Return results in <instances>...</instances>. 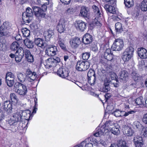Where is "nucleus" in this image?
<instances>
[{
    "mask_svg": "<svg viewBox=\"0 0 147 147\" xmlns=\"http://www.w3.org/2000/svg\"><path fill=\"white\" fill-rule=\"evenodd\" d=\"M54 35V33L53 31L50 29L45 31L44 34L45 37L47 40L50 38Z\"/></svg>",
    "mask_w": 147,
    "mask_h": 147,
    "instance_id": "obj_30",
    "label": "nucleus"
},
{
    "mask_svg": "<svg viewBox=\"0 0 147 147\" xmlns=\"http://www.w3.org/2000/svg\"><path fill=\"white\" fill-rule=\"evenodd\" d=\"M124 3L125 6L128 8L132 7L134 4V0H124Z\"/></svg>",
    "mask_w": 147,
    "mask_h": 147,
    "instance_id": "obj_35",
    "label": "nucleus"
},
{
    "mask_svg": "<svg viewBox=\"0 0 147 147\" xmlns=\"http://www.w3.org/2000/svg\"><path fill=\"white\" fill-rule=\"evenodd\" d=\"M82 55L83 59L85 60H87L89 58L90 55V54L89 52H86L84 53H83Z\"/></svg>",
    "mask_w": 147,
    "mask_h": 147,
    "instance_id": "obj_47",
    "label": "nucleus"
},
{
    "mask_svg": "<svg viewBox=\"0 0 147 147\" xmlns=\"http://www.w3.org/2000/svg\"><path fill=\"white\" fill-rule=\"evenodd\" d=\"M58 44L59 45L62 43H64V40L62 38L59 36H58Z\"/></svg>",
    "mask_w": 147,
    "mask_h": 147,
    "instance_id": "obj_62",
    "label": "nucleus"
},
{
    "mask_svg": "<svg viewBox=\"0 0 147 147\" xmlns=\"http://www.w3.org/2000/svg\"><path fill=\"white\" fill-rule=\"evenodd\" d=\"M134 142H138L142 141V137L139 136H137L135 137L133 139Z\"/></svg>",
    "mask_w": 147,
    "mask_h": 147,
    "instance_id": "obj_49",
    "label": "nucleus"
},
{
    "mask_svg": "<svg viewBox=\"0 0 147 147\" xmlns=\"http://www.w3.org/2000/svg\"><path fill=\"white\" fill-rule=\"evenodd\" d=\"M110 82L113 85L114 87H117L118 86V82L117 79L111 80Z\"/></svg>",
    "mask_w": 147,
    "mask_h": 147,
    "instance_id": "obj_54",
    "label": "nucleus"
},
{
    "mask_svg": "<svg viewBox=\"0 0 147 147\" xmlns=\"http://www.w3.org/2000/svg\"><path fill=\"white\" fill-rule=\"evenodd\" d=\"M144 101L142 96H140L136 99V102L139 105L143 106L144 105Z\"/></svg>",
    "mask_w": 147,
    "mask_h": 147,
    "instance_id": "obj_39",
    "label": "nucleus"
},
{
    "mask_svg": "<svg viewBox=\"0 0 147 147\" xmlns=\"http://www.w3.org/2000/svg\"><path fill=\"white\" fill-rule=\"evenodd\" d=\"M119 126L117 125L115 126L112 127H110L109 129L111 132L115 135H118L120 133V131L119 129Z\"/></svg>",
    "mask_w": 147,
    "mask_h": 147,
    "instance_id": "obj_28",
    "label": "nucleus"
},
{
    "mask_svg": "<svg viewBox=\"0 0 147 147\" xmlns=\"http://www.w3.org/2000/svg\"><path fill=\"white\" fill-rule=\"evenodd\" d=\"M61 2L65 5H68L70 2L71 0H60Z\"/></svg>",
    "mask_w": 147,
    "mask_h": 147,
    "instance_id": "obj_64",
    "label": "nucleus"
},
{
    "mask_svg": "<svg viewBox=\"0 0 147 147\" xmlns=\"http://www.w3.org/2000/svg\"><path fill=\"white\" fill-rule=\"evenodd\" d=\"M9 28L8 24L6 22H4L0 27V34L2 36L6 35V33Z\"/></svg>",
    "mask_w": 147,
    "mask_h": 147,
    "instance_id": "obj_22",
    "label": "nucleus"
},
{
    "mask_svg": "<svg viewBox=\"0 0 147 147\" xmlns=\"http://www.w3.org/2000/svg\"><path fill=\"white\" fill-rule=\"evenodd\" d=\"M108 131L107 129L105 128V126H102L100 127L98 126L96 128L95 131L93 134L96 137L100 136L106 133Z\"/></svg>",
    "mask_w": 147,
    "mask_h": 147,
    "instance_id": "obj_13",
    "label": "nucleus"
},
{
    "mask_svg": "<svg viewBox=\"0 0 147 147\" xmlns=\"http://www.w3.org/2000/svg\"><path fill=\"white\" fill-rule=\"evenodd\" d=\"M98 75H96L94 71L92 69L89 70L87 74L88 78H92V77H97Z\"/></svg>",
    "mask_w": 147,
    "mask_h": 147,
    "instance_id": "obj_43",
    "label": "nucleus"
},
{
    "mask_svg": "<svg viewBox=\"0 0 147 147\" xmlns=\"http://www.w3.org/2000/svg\"><path fill=\"white\" fill-rule=\"evenodd\" d=\"M33 11L30 8L28 7L26 9V11L23 13L22 19L24 22L29 23L31 21L34 15Z\"/></svg>",
    "mask_w": 147,
    "mask_h": 147,
    "instance_id": "obj_5",
    "label": "nucleus"
},
{
    "mask_svg": "<svg viewBox=\"0 0 147 147\" xmlns=\"http://www.w3.org/2000/svg\"><path fill=\"white\" fill-rule=\"evenodd\" d=\"M138 53L140 57L142 59L147 58V50L145 48L141 47L138 49Z\"/></svg>",
    "mask_w": 147,
    "mask_h": 147,
    "instance_id": "obj_20",
    "label": "nucleus"
},
{
    "mask_svg": "<svg viewBox=\"0 0 147 147\" xmlns=\"http://www.w3.org/2000/svg\"><path fill=\"white\" fill-rule=\"evenodd\" d=\"M2 107V109L8 114L9 115L13 112L12 103L9 101H5Z\"/></svg>",
    "mask_w": 147,
    "mask_h": 147,
    "instance_id": "obj_11",
    "label": "nucleus"
},
{
    "mask_svg": "<svg viewBox=\"0 0 147 147\" xmlns=\"http://www.w3.org/2000/svg\"><path fill=\"white\" fill-rule=\"evenodd\" d=\"M118 147H127L126 142L123 140L119 141L118 144Z\"/></svg>",
    "mask_w": 147,
    "mask_h": 147,
    "instance_id": "obj_45",
    "label": "nucleus"
},
{
    "mask_svg": "<svg viewBox=\"0 0 147 147\" xmlns=\"http://www.w3.org/2000/svg\"><path fill=\"white\" fill-rule=\"evenodd\" d=\"M4 117V115L3 111L1 110L0 111V121L3 119Z\"/></svg>",
    "mask_w": 147,
    "mask_h": 147,
    "instance_id": "obj_63",
    "label": "nucleus"
},
{
    "mask_svg": "<svg viewBox=\"0 0 147 147\" xmlns=\"http://www.w3.org/2000/svg\"><path fill=\"white\" fill-rule=\"evenodd\" d=\"M110 90L109 82L108 81H105L102 88L103 91L106 92L109 90Z\"/></svg>",
    "mask_w": 147,
    "mask_h": 147,
    "instance_id": "obj_33",
    "label": "nucleus"
},
{
    "mask_svg": "<svg viewBox=\"0 0 147 147\" xmlns=\"http://www.w3.org/2000/svg\"><path fill=\"white\" fill-rule=\"evenodd\" d=\"M124 46L123 42L121 39H115L112 46L113 50L120 51L122 50Z\"/></svg>",
    "mask_w": 147,
    "mask_h": 147,
    "instance_id": "obj_8",
    "label": "nucleus"
},
{
    "mask_svg": "<svg viewBox=\"0 0 147 147\" xmlns=\"http://www.w3.org/2000/svg\"><path fill=\"white\" fill-rule=\"evenodd\" d=\"M81 41L79 38L75 37L71 38L69 43L71 46L72 48H77L81 43Z\"/></svg>",
    "mask_w": 147,
    "mask_h": 147,
    "instance_id": "obj_17",
    "label": "nucleus"
},
{
    "mask_svg": "<svg viewBox=\"0 0 147 147\" xmlns=\"http://www.w3.org/2000/svg\"><path fill=\"white\" fill-rule=\"evenodd\" d=\"M14 86L15 91L18 94L23 96L26 94L27 90L25 85L18 82L15 83Z\"/></svg>",
    "mask_w": 147,
    "mask_h": 147,
    "instance_id": "obj_4",
    "label": "nucleus"
},
{
    "mask_svg": "<svg viewBox=\"0 0 147 147\" xmlns=\"http://www.w3.org/2000/svg\"><path fill=\"white\" fill-rule=\"evenodd\" d=\"M106 3H108L109 4L114 5L116 4V0H102Z\"/></svg>",
    "mask_w": 147,
    "mask_h": 147,
    "instance_id": "obj_53",
    "label": "nucleus"
},
{
    "mask_svg": "<svg viewBox=\"0 0 147 147\" xmlns=\"http://www.w3.org/2000/svg\"><path fill=\"white\" fill-rule=\"evenodd\" d=\"M132 78L136 81L140 79V76L136 71H132L131 73Z\"/></svg>",
    "mask_w": 147,
    "mask_h": 147,
    "instance_id": "obj_38",
    "label": "nucleus"
},
{
    "mask_svg": "<svg viewBox=\"0 0 147 147\" xmlns=\"http://www.w3.org/2000/svg\"><path fill=\"white\" fill-rule=\"evenodd\" d=\"M49 4V1H47V2H45L44 4L42 5V8H41L43 9L44 12H45V11L47 10V7L46 5Z\"/></svg>",
    "mask_w": 147,
    "mask_h": 147,
    "instance_id": "obj_57",
    "label": "nucleus"
},
{
    "mask_svg": "<svg viewBox=\"0 0 147 147\" xmlns=\"http://www.w3.org/2000/svg\"><path fill=\"white\" fill-rule=\"evenodd\" d=\"M97 77L94 76L92 78H88V81L91 85H93L95 84L96 81Z\"/></svg>",
    "mask_w": 147,
    "mask_h": 147,
    "instance_id": "obj_42",
    "label": "nucleus"
},
{
    "mask_svg": "<svg viewBox=\"0 0 147 147\" xmlns=\"http://www.w3.org/2000/svg\"><path fill=\"white\" fill-rule=\"evenodd\" d=\"M25 49H24L22 47H20L16 51L15 54L24 57Z\"/></svg>",
    "mask_w": 147,
    "mask_h": 147,
    "instance_id": "obj_37",
    "label": "nucleus"
},
{
    "mask_svg": "<svg viewBox=\"0 0 147 147\" xmlns=\"http://www.w3.org/2000/svg\"><path fill=\"white\" fill-rule=\"evenodd\" d=\"M34 15L37 18H43L45 17V13L41 8L36 6L32 7Z\"/></svg>",
    "mask_w": 147,
    "mask_h": 147,
    "instance_id": "obj_7",
    "label": "nucleus"
},
{
    "mask_svg": "<svg viewBox=\"0 0 147 147\" xmlns=\"http://www.w3.org/2000/svg\"><path fill=\"white\" fill-rule=\"evenodd\" d=\"M129 74L125 70H123L119 73V78L120 80L125 82L128 79Z\"/></svg>",
    "mask_w": 147,
    "mask_h": 147,
    "instance_id": "obj_21",
    "label": "nucleus"
},
{
    "mask_svg": "<svg viewBox=\"0 0 147 147\" xmlns=\"http://www.w3.org/2000/svg\"><path fill=\"white\" fill-rule=\"evenodd\" d=\"M37 76L35 72H32L30 69H28L26 71V75L22 73L19 72L17 74V77L19 82L22 83L26 81V79L27 77L28 80L29 81L31 82L35 80Z\"/></svg>",
    "mask_w": 147,
    "mask_h": 147,
    "instance_id": "obj_1",
    "label": "nucleus"
},
{
    "mask_svg": "<svg viewBox=\"0 0 147 147\" xmlns=\"http://www.w3.org/2000/svg\"><path fill=\"white\" fill-rule=\"evenodd\" d=\"M92 36L88 33L85 34L82 38L83 41L85 44H90L92 42Z\"/></svg>",
    "mask_w": 147,
    "mask_h": 147,
    "instance_id": "obj_23",
    "label": "nucleus"
},
{
    "mask_svg": "<svg viewBox=\"0 0 147 147\" xmlns=\"http://www.w3.org/2000/svg\"><path fill=\"white\" fill-rule=\"evenodd\" d=\"M79 15L85 19H88L90 16L88 8L85 6H82Z\"/></svg>",
    "mask_w": 147,
    "mask_h": 147,
    "instance_id": "obj_12",
    "label": "nucleus"
},
{
    "mask_svg": "<svg viewBox=\"0 0 147 147\" xmlns=\"http://www.w3.org/2000/svg\"><path fill=\"white\" fill-rule=\"evenodd\" d=\"M98 18H97V17H96L95 18V19L93 22V24L95 27L96 26L100 27L101 25V24L100 22L99 21L97 20V19Z\"/></svg>",
    "mask_w": 147,
    "mask_h": 147,
    "instance_id": "obj_48",
    "label": "nucleus"
},
{
    "mask_svg": "<svg viewBox=\"0 0 147 147\" xmlns=\"http://www.w3.org/2000/svg\"><path fill=\"white\" fill-rule=\"evenodd\" d=\"M74 9L72 8H68L65 11V13L67 14H71L73 13Z\"/></svg>",
    "mask_w": 147,
    "mask_h": 147,
    "instance_id": "obj_55",
    "label": "nucleus"
},
{
    "mask_svg": "<svg viewBox=\"0 0 147 147\" xmlns=\"http://www.w3.org/2000/svg\"><path fill=\"white\" fill-rule=\"evenodd\" d=\"M136 111L134 110H131L127 112H124L123 116H127L129 115L130 114H134L135 113Z\"/></svg>",
    "mask_w": 147,
    "mask_h": 147,
    "instance_id": "obj_56",
    "label": "nucleus"
},
{
    "mask_svg": "<svg viewBox=\"0 0 147 147\" xmlns=\"http://www.w3.org/2000/svg\"><path fill=\"white\" fill-rule=\"evenodd\" d=\"M34 42L36 45L42 49L47 48L48 46V45L45 40L40 38H35Z\"/></svg>",
    "mask_w": 147,
    "mask_h": 147,
    "instance_id": "obj_15",
    "label": "nucleus"
},
{
    "mask_svg": "<svg viewBox=\"0 0 147 147\" xmlns=\"http://www.w3.org/2000/svg\"><path fill=\"white\" fill-rule=\"evenodd\" d=\"M21 114L19 112L14 113L12 116L8 120V123L11 128L13 129L14 131H16L18 130L19 122L22 121L23 118Z\"/></svg>",
    "mask_w": 147,
    "mask_h": 147,
    "instance_id": "obj_2",
    "label": "nucleus"
},
{
    "mask_svg": "<svg viewBox=\"0 0 147 147\" xmlns=\"http://www.w3.org/2000/svg\"><path fill=\"white\" fill-rule=\"evenodd\" d=\"M104 96L105 97V102L107 101L108 100L111 98V95L110 94L107 93L106 94L104 95Z\"/></svg>",
    "mask_w": 147,
    "mask_h": 147,
    "instance_id": "obj_60",
    "label": "nucleus"
},
{
    "mask_svg": "<svg viewBox=\"0 0 147 147\" xmlns=\"http://www.w3.org/2000/svg\"><path fill=\"white\" fill-rule=\"evenodd\" d=\"M104 7L107 12L113 14H115L116 13L115 7L113 6L106 4L105 5Z\"/></svg>",
    "mask_w": 147,
    "mask_h": 147,
    "instance_id": "obj_26",
    "label": "nucleus"
},
{
    "mask_svg": "<svg viewBox=\"0 0 147 147\" xmlns=\"http://www.w3.org/2000/svg\"><path fill=\"white\" fill-rule=\"evenodd\" d=\"M142 120V122L145 124L147 125V113L144 115Z\"/></svg>",
    "mask_w": 147,
    "mask_h": 147,
    "instance_id": "obj_58",
    "label": "nucleus"
},
{
    "mask_svg": "<svg viewBox=\"0 0 147 147\" xmlns=\"http://www.w3.org/2000/svg\"><path fill=\"white\" fill-rule=\"evenodd\" d=\"M123 130L124 134L128 136H132L134 133V131L132 128L128 126H125Z\"/></svg>",
    "mask_w": 147,
    "mask_h": 147,
    "instance_id": "obj_24",
    "label": "nucleus"
},
{
    "mask_svg": "<svg viewBox=\"0 0 147 147\" xmlns=\"http://www.w3.org/2000/svg\"><path fill=\"white\" fill-rule=\"evenodd\" d=\"M134 52V49L132 47L126 48L122 54L121 58L123 61H128L133 57Z\"/></svg>",
    "mask_w": 147,
    "mask_h": 147,
    "instance_id": "obj_3",
    "label": "nucleus"
},
{
    "mask_svg": "<svg viewBox=\"0 0 147 147\" xmlns=\"http://www.w3.org/2000/svg\"><path fill=\"white\" fill-rule=\"evenodd\" d=\"M30 111H24L22 112V116H24L23 119L27 120L30 117Z\"/></svg>",
    "mask_w": 147,
    "mask_h": 147,
    "instance_id": "obj_44",
    "label": "nucleus"
},
{
    "mask_svg": "<svg viewBox=\"0 0 147 147\" xmlns=\"http://www.w3.org/2000/svg\"><path fill=\"white\" fill-rule=\"evenodd\" d=\"M19 44L17 42H13L10 45V49L12 51H17L20 47Z\"/></svg>",
    "mask_w": 147,
    "mask_h": 147,
    "instance_id": "obj_32",
    "label": "nucleus"
},
{
    "mask_svg": "<svg viewBox=\"0 0 147 147\" xmlns=\"http://www.w3.org/2000/svg\"><path fill=\"white\" fill-rule=\"evenodd\" d=\"M92 8L95 17L99 18L100 17L101 13L98 7L97 6L94 5L92 6Z\"/></svg>",
    "mask_w": 147,
    "mask_h": 147,
    "instance_id": "obj_27",
    "label": "nucleus"
},
{
    "mask_svg": "<svg viewBox=\"0 0 147 147\" xmlns=\"http://www.w3.org/2000/svg\"><path fill=\"white\" fill-rule=\"evenodd\" d=\"M85 144V141L82 142L80 144H78L74 147H84Z\"/></svg>",
    "mask_w": 147,
    "mask_h": 147,
    "instance_id": "obj_61",
    "label": "nucleus"
},
{
    "mask_svg": "<svg viewBox=\"0 0 147 147\" xmlns=\"http://www.w3.org/2000/svg\"><path fill=\"white\" fill-rule=\"evenodd\" d=\"M23 56L15 54V59L17 62H19L21 61Z\"/></svg>",
    "mask_w": 147,
    "mask_h": 147,
    "instance_id": "obj_50",
    "label": "nucleus"
},
{
    "mask_svg": "<svg viewBox=\"0 0 147 147\" xmlns=\"http://www.w3.org/2000/svg\"><path fill=\"white\" fill-rule=\"evenodd\" d=\"M65 22L63 19H61L59 20L57 28L58 32L61 33L65 30Z\"/></svg>",
    "mask_w": 147,
    "mask_h": 147,
    "instance_id": "obj_19",
    "label": "nucleus"
},
{
    "mask_svg": "<svg viewBox=\"0 0 147 147\" xmlns=\"http://www.w3.org/2000/svg\"><path fill=\"white\" fill-rule=\"evenodd\" d=\"M24 44L29 48H32L34 47V44L33 41L28 39L24 40Z\"/></svg>",
    "mask_w": 147,
    "mask_h": 147,
    "instance_id": "obj_29",
    "label": "nucleus"
},
{
    "mask_svg": "<svg viewBox=\"0 0 147 147\" xmlns=\"http://www.w3.org/2000/svg\"><path fill=\"white\" fill-rule=\"evenodd\" d=\"M5 78L7 85L9 87H11L14 83V76L11 72H7Z\"/></svg>",
    "mask_w": 147,
    "mask_h": 147,
    "instance_id": "obj_9",
    "label": "nucleus"
},
{
    "mask_svg": "<svg viewBox=\"0 0 147 147\" xmlns=\"http://www.w3.org/2000/svg\"><path fill=\"white\" fill-rule=\"evenodd\" d=\"M56 47L54 46L47 49L45 51V54L49 56H53L55 55L57 53Z\"/></svg>",
    "mask_w": 147,
    "mask_h": 147,
    "instance_id": "obj_14",
    "label": "nucleus"
},
{
    "mask_svg": "<svg viewBox=\"0 0 147 147\" xmlns=\"http://www.w3.org/2000/svg\"><path fill=\"white\" fill-rule=\"evenodd\" d=\"M140 8L143 11H147V5L142 2L141 3Z\"/></svg>",
    "mask_w": 147,
    "mask_h": 147,
    "instance_id": "obj_52",
    "label": "nucleus"
},
{
    "mask_svg": "<svg viewBox=\"0 0 147 147\" xmlns=\"http://www.w3.org/2000/svg\"><path fill=\"white\" fill-rule=\"evenodd\" d=\"M86 26V23L82 20L77 22L75 25L77 29L81 32H83L85 30Z\"/></svg>",
    "mask_w": 147,
    "mask_h": 147,
    "instance_id": "obj_18",
    "label": "nucleus"
},
{
    "mask_svg": "<svg viewBox=\"0 0 147 147\" xmlns=\"http://www.w3.org/2000/svg\"><path fill=\"white\" fill-rule=\"evenodd\" d=\"M124 113V111H121L119 109H117L112 113L115 117H118L123 116Z\"/></svg>",
    "mask_w": 147,
    "mask_h": 147,
    "instance_id": "obj_36",
    "label": "nucleus"
},
{
    "mask_svg": "<svg viewBox=\"0 0 147 147\" xmlns=\"http://www.w3.org/2000/svg\"><path fill=\"white\" fill-rule=\"evenodd\" d=\"M142 134L143 135L144 137H147V127H144L142 128Z\"/></svg>",
    "mask_w": 147,
    "mask_h": 147,
    "instance_id": "obj_51",
    "label": "nucleus"
},
{
    "mask_svg": "<svg viewBox=\"0 0 147 147\" xmlns=\"http://www.w3.org/2000/svg\"><path fill=\"white\" fill-rule=\"evenodd\" d=\"M22 32L24 37H27L30 35V31L27 28H24L22 29Z\"/></svg>",
    "mask_w": 147,
    "mask_h": 147,
    "instance_id": "obj_40",
    "label": "nucleus"
},
{
    "mask_svg": "<svg viewBox=\"0 0 147 147\" xmlns=\"http://www.w3.org/2000/svg\"><path fill=\"white\" fill-rule=\"evenodd\" d=\"M136 147H142L143 145V141L138 142H134Z\"/></svg>",
    "mask_w": 147,
    "mask_h": 147,
    "instance_id": "obj_59",
    "label": "nucleus"
},
{
    "mask_svg": "<svg viewBox=\"0 0 147 147\" xmlns=\"http://www.w3.org/2000/svg\"><path fill=\"white\" fill-rule=\"evenodd\" d=\"M116 124L114 123L113 121H111L110 120H109L107 121L105 124L103 126H105V128H106L108 130V129H109V128L111 127V126H114V127L115 125Z\"/></svg>",
    "mask_w": 147,
    "mask_h": 147,
    "instance_id": "obj_34",
    "label": "nucleus"
},
{
    "mask_svg": "<svg viewBox=\"0 0 147 147\" xmlns=\"http://www.w3.org/2000/svg\"><path fill=\"white\" fill-rule=\"evenodd\" d=\"M24 54L28 62H32L34 61L33 57L31 54L30 51L29 50L27 49H26Z\"/></svg>",
    "mask_w": 147,
    "mask_h": 147,
    "instance_id": "obj_25",
    "label": "nucleus"
},
{
    "mask_svg": "<svg viewBox=\"0 0 147 147\" xmlns=\"http://www.w3.org/2000/svg\"><path fill=\"white\" fill-rule=\"evenodd\" d=\"M10 97L11 102H17L18 98L15 93H12L10 94Z\"/></svg>",
    "mask_w": 147,
    "mask_h": 147,
    "instance_id": "obj_46",
    "label": "nucleus"
},
{
    "mask_svg": "<svg viewBox=\"0 0 147 147\" xmlns=\"http://www.w3.org/2000/svg\"><path fill=\"white\" fill-rule=\"evenodd\" d=\"M90 65L88 61H79L77 62L76 68L79 71H84L88 69Z\"/></svg>",
    "mask_w": 147,
    "mask_h": 147,
    "instance_id": "obj_6",
    "label": "nucleus"
},
{
    "mask_svg": "<svg viewBox=\"0 0 147 147\" xmlns=\"http://www.w3.org/2000/svg\"><path fill=\"white\" fill-rule=\"evenodd\" d=\"M115 28L116 32L118 33L121 32L123 31V28L121 24L119 22L115 24Z\"/></svg>",
    "mask_w": 147,
    "mask_h": 147,
    "instance_id": "obj_31",
    "label": "nucleus"
},
{
    "mask_svg": "<svg viewBox=\"0 0 147 147\" xmlns=\"http://www.w3.org/2000/svg\"><path fill=\"white\" fill-rule=\"evenodd\" d=\"M133 125L134 128L138 129H142L143 127L142 125L138 121L134 122L133 123Z\"/></svg>",
    "mask_w": 147,
    "mask_h": 147,
    "instance_id": "obj_41",
    "label": "nucleus"
},
{
    "mask_svg": "<svg viewBox=\"0 0 147 147\" xmlns=\"http://www.w3.org/2000/svg\"><path fill=\"white\" fill-rule=\"evenodd\" d=\"M60 58L57 57L49 58L45 60L47 65L49 67H54L60 61Z\"/></svg>",
    "mask_w": 147,
    "mask_h": 147,
    "instance_id": "obj_10",
    "label": "nucleus"
},
{
    "mask_svg": "<svg viewBox=\"0 0 147 147\" xmlns=\"http://www.w3.org/2000/svg\"><path fill=\"white\" fill-rule=\"evenodd\" d=\"M57 74L62 78H65L68 76L69 71L67 68L60 67L57 71Z\"/></svg>",
    "mask_w": 147,
    "mask_h": 147,
    "instance_id": "obj_16",
    "label": "nucleus"
}]
</instances>
